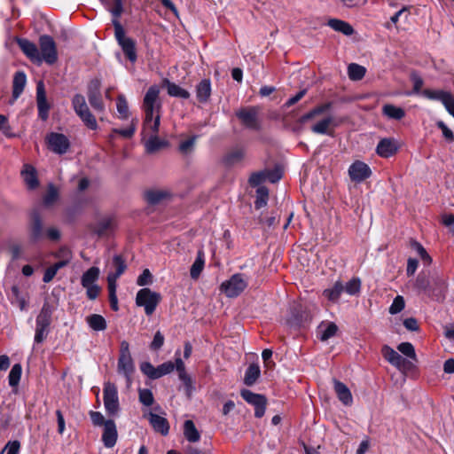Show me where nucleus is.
I'll use <instances>...</instances> for the list:
<instances>
[{
  "label": "nucleus",
  "mask_w": 454,
  "mask_h": 454,
  "mask_svg": "<svg viewBox=\"0 0 454 454\" xmlns=\"http://www.w3.org/2000/svg\"><path fill=\"white\" fill-rule=\"evenodd\" d=\"M59 197L58 190L53 184H50L46 194L43 197V203L47 206L51 205Z\"/></svg>",
  "instance_id": "13d9d810"
},
{
  "label": "nucleus",
  "mask_w": 454,
  "mask_h": 454,
  "mask_svg": "<svg viewBox=\"0 0 454 454\" xmlns=\"http://www.w3.org/2000/svg\"><path fill=\"white\" fill-rule=\"evenodd\" d=\"M404 306H405V301H404L403 297L401 295H397L394 299L392 304L389 307V313L391 315H395V314L401 312L404 309Z\"/></svg>",
  "instance_id": "4d7b16f0"
},
{
  "label": "nucleus",
  "mask_w": 454,
  "mask_h": 454,
  "mask_svg": "<svg viewBox=\"0 0 454 454\" xmlns=\"http://www.w3.org/2000/svg\"><path fill=\"white\" fill-rule=\"evenodd\" d=\"M175 369V364L171 361L165 362L157 367H155V377L154 380L160 379L162 376L169 374Z\"/></svg>",
  "instance_id": "de8ad7c7"
},
{
  "label": "nucleus",
  "mask_w": 454,
  "mask_h": 454,
  "mask_svg": "<svg viewBox=\"0 0 454 454\" xmlns=\"http://www.w3.org/2000/svg\"><path fill=\"white\" fill-rule=\"evenodd\" d=\"M382 114L386 117L391 120L399 121L405 116V111L399 106H395L392 104H386L382 106Z\"/></svg>",
  "instance_id": "72a5a7b5"
},
{
  "label": "nucleus",
  "mask_w": 454,
  "mask_h": 454,
  "mask_svg": "<svg viewBox=\"0 0 454 454\" xmlns=\"http://www.w3.org/2000/svg\"><path fill=\"white\" fill-rule=\"evenodd\" d=\"M101 81L98 78L92 79L88 85V99L90 102V105L92 106L93 109H95L98 112H104L105 110V104L102 100L101 96Z\"/></svg>",
  "instance_id": "f8f14e48"
},
{
  "label": "nucleus",
  "mask_w": 454,
  "mask_h": 454,
  "mask_svg": "<svg viewBox=\"0 0 454 454\" xmlns=\"http://www.w3.org/2000/svg\"><path fill=\"white\" fill-rule=\"evenodd\" d=\"M247 286V281L241 273H236L230 279L223 282L220 290L227 297L234 298L239 296Z\"/></svg>",
  "instance_id": "1a4fd4ad"
},
{
  "label": "nucleus",
  "mask_w": 454,
  "mask_h": 454,
  "mask_svg": "<svg viewBox=\"0 0 454 454\" xmlns=\"http://www.w3.org/2000/svg\"><path fill=\"white\" fill-rule=\"evenodd\" d=\"M333 387L338 399L346 406L353 403L352 394L349 388L341 381L333 380Z\"/></svg>",
  "instance_id": "5701e85b"
},
{
  "label": "nucleus",
  "mask_w": 454,
  "mask_h": 454,
  "mask_svg": "<svg viewBox=\"0 0 454 454\" xmlns=\"http://www.w3.org/2000/svg\"><path fill=\"white\" fill-rule=\"evenodd\" d=\"M366 74V68L356 63H351L348 67V78L351 81H360Z\"/></svg>",
  "instance_id": "58836bf2"
},
{
  "label": "nucleus",
  "mask_w": 454,
  "mask_h": 454,
  "mask_svg": "<svg viewBox=\"0 0 454 454\" xmlns=\"http://www.w3.org/2000/svg\"><path fill=\"white\" fill-rule=\"evenodd\" d=\"M100 270L98 267H90L82 276L81 285L82 287H87L91 285H95V282L98 279Z\"/></svg>",
  "instance_id": "c9c22d12"
},
{
  "label": "nucleus",
  "mask_w": 454,
  "mask_h": 454,
  "mask_svg": "<svg viewBox=\"0 0 454 454\" xmlns=\"http://www.w3.org/2000/svg\"><path fill=\"white\" fill-rule=\"evenodd\" d=\"M421 94L430 100L441 101L446 109L449 108V106L454 101V97L450 91H445L442 90H434L426 89L422 90Z\"/></svg>",
  "instance_id": "dca6fc26"
},
{
  "label": "nucleus",
  "mask_w": 454,
  "mask_h": 454,
  "mask_svg": "<svg viewBox=\"0 0 454 454\" xmlns=\"http://www.w3.org/2000/svg\"><path fill=\"white\" fill-rule=\"evenodd\" d=\"M344 291V286L340 281L335 282L332 288L325 289L324 295L331 301H337Z\"/></svg>",
  "instance_id": "ea45409f"
},
{
  "label": "nucleus",
  "mask_w": 454,
  "mask_h": 454,
  "mask_svg": "<svg viewBox=\"0 0 454 454\" xmlns=\"http://www.w3.org/2000/svg\"><path fill=\"white\" fill-rule=\"evenodd\" d=\"M261 375V370L258 364H251L245 372L244 384L250 387L253 386Z\"/></svg>",
  "instance_id": "f704fd0d"
},
{
  "label": "nucleus",
  "mask_w": 454,
  "mask_h": 454,
  "mask_svg": "<svg viewBox=\"0 0 454 454\" xmlns=\"http://www.w3.org/2000/svg\"><path fill=\"white\" fill-rule=\"evenodd\" d=\"M397 349L402 353L403 354L404 356H406L407 357L416 361L417 360V356H416V352H415V349H414V347L411 343L410 342H402L400 343L398 346H397Z\"/></svg>",
  "instance_id": "864d4df0"
},
{
  "label": "nucleus",
  "mask_w": 454,
  "mask_h": 454,
  "mask_svg": "<svg viewBox=\"0 0 454 454\" xmlns=\"http://www.w3.org/2000/svg\"><path fill=\"white\" fill-rule=\"evenodd\" d=\"M333 122L332 117H326L316 124H314L311 127V131L316 134H322V135H332V133L329 131V126Z\"/></svg>",
  "instance_id": "79ce46f5"
},
{
  "label": "nucleus",
  "mask_w": 454,
  "mask_h": 454,
  "mask_svg": "<svg viewBox=\"0 0 454 454\" xmlns=\"http://www.w3.org/2000/svg\"><path fill=\"white\" fill-rule=\"evenodd\" d=\"M267 180L265 169L251 174L248 183L252 187H257Z\"/></svg>",
  "instance_id": "6e6d98bb"
},
{
  "label": "nucleus",
  "mask_w": 454,
  "mask_h": 454,
  "mask_svg": "<svg viewBox=\"0 0 454 454\" xmlns=\"http://www.w3.org/2000/svg\"><path fill=\"white\" fill-rule=\"evenodd\" d=\"M139 402L145 406H151L154 403L153 392L148 388H140L138 390Z\"/></svg>",
  "instance_id": "8fccbe9b"
},
{
  "label": "nucleus",
  "mask_w": 454,
  "mask_h": 454,
  "mask_svg": "<svg viewBox=\"0 0 454 454\" xmlns=\"http://www.w3.org/2000/svg\"><path fill=\"white\" fill-rule=\"evenodd\" d=\"M392 365H394L399 371H402L403 372L411 371L414 366L412 362L403 357L400 354H398L397 357L395 358Z\"/></svg>",
  "instance_id": "09e8293b"
},
{
  "label": "nucleus",
  "mask_w": 454,
  "mask_h": 454,
  "mask_svg": "<svg viewBox=\"0 0 454 454\" xmlns=\"http://www.w3.org/2000/svg\"><path fill=\"white\" fill-rule=\"evenodd\" d=\"M153 282V275L148 269L143 270L141 275L137 279V284L140 286H145Z\"/></svg>",
  "instance_id": "69168bd1"
},
{
  "label": "nucleus",
  "mask_w": 454,
  "mask_h": 454,
  "mask_svg": "<svg viewBox=\"0 0 454 454\" xmlns=\"http://www.w3.org/2000/svg\"><path fill=\"white\" fill-rule=\"evenodd\" d=\"M361 289V280L357 278L350 279L346 286H344V291L349 295H356L359 294Z\"/></svg>",
  "instance_id": "3c124183"
},
{
  "label": "nucleus",
  "mask_w": 454,
  "mask_h": 454,
  "mask_svg": "<svg viewBox=\"0 0 454 454\" xmlns=\"http://www.w3.org/2000/svg\"><path fill=\"white\" fill-rule=\"evenodd\" d=\"M103 400L108 416L114 417L120 411L117 387L114 383L106 382L103 388Z\"/></svg>",
  "instance_id": "6e6552de"
},
{
  "label": "nucleus",
  "mask_w": 454,
  "mask_h": 454,
  "mask_svg": "<svg viewBox=\"0 0 454 454\" xmlns=\"http://www.w3.org/2000/svg\"><path fill=\"white\" fill-rule=\"evenodd\" d=\"M205 266V253L202 248L199 249L197 252V256L195 261L190 269V276L192 279H197L200 273L202 272Z\"/></svg>",
  "instance_id": "c756f323"
},
{
  "label": "nucleus",
  "mask_w": 454,
  "mask_h": 454,
  "mask_svg": "<svg viewBox=\"0 0 454 454\" xmlns=\"http://www.w3.org/2000/svg\"><path fill=\"white\" fill-rule=\"evenodd\" d=\"M39 59L40 65L45 62L48 65H53L58 60V51L53 38L48 35H43L39 37Z\"/></svg>",
  "instance_id": "0eeeda50"
},
{
  "label": "nucleus",
  "mask_w": 454,
  "mask_h": 454,
  "mask_svg": "<svg viewBox=\"0 0 454 454\" xmlns=\"http://www.w3.org/2000/svg\"><path fill=\"white\" fill-rule=\"evenodd\" d=\"M89 414H90L91 422L95 427H101V426L104 427L106 425V420L105 419V418L101 412L90 411Z\"/></svg>",
  "instance_id": "338daca9"
},
{
  "label": "nucleus",
  "mask_w": 454,
  "mask_h": 454,
  "mask_svg": "<svg viewBox=\"0 0 454 454\" xmlns=\"http://www.w3.org/2000/svg\"><path fill=\"white\" fill-rule=\"evenodd\" d=\"M29 237L33 243H36L43 237V221L39 212L34 211L31 214V223L29 226Z\"/></svg>",
  "instance_id": "a211bd4d"
},
{
  "label": "nucleus",
  "mask_w": 454,
  "mask_h": 454,
  "mask_svg": "<svg viewBox=\"0 0 454 454\" xmlns=\"http://www.w3.org/2000/svg\"><path fill=\"white\" fill-rule=\"evenodd\" d=\"M165 145V142L160 140L158 133H152L151 137L145 143V149L148 153H153Z\"/></svg>",
  "instance_id": "a19ab883"
},
{
  "label": "nucleus",
  "mask_w": 454,
  "mask_h": 454,
  "mask_svg": "<svg viewBox=\"0 0 454 454\" xmlns=\"http://www.w3.org/2000/svg\"><path fill=\"white\" fill-rule=\"evenodd\" d=\"M338 331V326L335 323L330 322L327 324H321L317 327V336L320 340L326 341L330 338L333 337Z\"/></svg>",
  "instance_id": "7c9ffc66"
},
{
  "label": "nucleus",
  "mask_w": 454,
  "mask_h": 454,
  "mask_svg": "<svg viewBox=\"0 0 454 454\" xmlns=\"http://www.w3.org/2000/svg\"><path fill=\"white\" fill-rule=\"evenodd\" d=\"M164 335L160 331H157L153 336V339L150 344V348L153 351L160 349L164 344Z\"/></svg>",
  "instance_id": "680f3d73"
},
{
  "label": "nucleus",
  "mask_w": 454,
  "mask_h": 454,
  "mask_svg": "<svg viewBox=\"0 0 454 454\" xmlns=\"http://www.w3.org/2000/svg\"><path fill=\"white\" fill-rule=\"evenodd\" d=\"M327 26L344 35L349 36L355 33L353 27L348 22L342 20L330 19L327 21Z\"/></svg>",
  "instance_id": "bb28decb"
},
{
  "label": "nucleus",
  "mask_w": 454,
  "mask_h": 454,
  "mask_svg": "<svg viewBox=\"0 0 454 454\" xmlns=\"http://www.w3.org/2000/svg\"><path fill=\"white\" fill-rule=\"evenodd\" d=\"M86 321L89 326L94 331H104L107 327L105 317L98 314L88 316Z\"/></svg>",
  "instance_id": "e433bc0d"
},
{
  "label": "nucleus",
  "mask_w": 454,
  "mask_h": 454,
  "mask_svg": "<svg viewBox=\"0 0 454 454\" xmlns=\"http://www.w3.org/2000/svg\"><path fill=\"white\" fill-rule=\"evenodd\" d=\"M117 372L124 376L127 387H130L132 384V375L135 372V364L129 351V344L127 340H122L120 345Z\"/></svg>",
  "instance_id": "7ed1b4c3"
},
{
  "label": "nucleus",
  "mask_w": 454,
  "mask_h": 454,
  "mask_svg": "<svg viewBox=\"0 0 454 454\" xmlns=\"http://www.w3.org/2000/svg\"><path fill=\"white\" fill-rule=\"evenodd\" d=\"M11 126L8 123V118L0 114V131L7 137H14L15 135L11 131Z\"/></svg>",
  "instance_id": "0e129e2a"
},
{
  "label": "nucleus",
  "mask_w": 454,
  "mask_h": 454,
  "mask_svg": "<svg viewBox=\"0 0 454 454\" xmlns=\"http://www.w3.org/2000/svg\"><path fill=\"white\" fill-rule=\"evenodd\" d=\"M114 221L112 217H106L101 219L92 228V231L98 237L108 235L114 228Z\"/></svg>",
  "instance_id": "393cba45"
},
{
  "label": "nucleus",
  "mask_w": 454,
  "mask_h": 454,
  "mask_svg": "<svg viewBox=\"0 0 454 454\" xmlns=\"http://www.w3.org/2000/svg\"><path fill=\"white\" fill-rule=\"evenodd\" d=\"M237 118L247 129L260 130L261 123L258 118L259 108L257 106L241 107L236 112Z\"/></svg>",
  "instance_id": "9d476101"
},
{
  "label": "nucleus",
  "mask_w": 454,
  "mask_h": 454,
  "mask_svg": "<svg viewBox=\"0 0 454 454\" xmlns=\"http://www.w3.org/2000/svg\"><path fill=\"white\" fill-rule=\"evenodd\" d=\"M116 108L121 119L127 120L129 118V106L123 94L118 95L116 99Z\"/></svg>",
  "instance_id": "37998d69"
},
{
  "label": "nucleus",
  "mask_w": 454,
  "mask_h": 454,
  "mask_svg": "<svg viewBox=\"0 0 454 454\" xmlns=\"http://www.w3.org/2000/svg\"><path fill=\"white\" fill-rule=\"evenodd\" d=\"M113 266L115 269L114 272H110L109 275H112L116 278H120L125 271L127 265L125 260L121 255L116 254L113 258Z\"/></svg>",
  "instance_id": "c03bdc74"
},
{
  "label": "nucleus",
  "mask_w": 454,
  "mask_h": 454,
  "mask_svg": "<svg viewBox=\"0 0 454 454\" xmlns=\"http://www.w3.org/2000/svg\"><path fill=\"white\" fill-rule=\"evenodd\" d=\"M184 435L190 442H197L200 439V434L192 420H185L184 423Z\"/></svg>",
  "instance_id": "473e14b6"
},
{
  "label": "nucleus",
  "mask_w": 454,
  "mask_h": 454,
  "mask_svg": "<svg viewBox=\"0 0 454 454\" xmlns=\"http://www.w3.org/2000/svg\"><path fill=\"white\" fill-rule=\"evenodd\" d=\"M113 25L114 27V36L119 46L121 48L126 58L131 63H135L137 59L136 41L126 35L125 30L119 20H114Z\"/></svg>",
  "instance_id": "20e7f679"
},
{
  "label": "nucleus",
  "mask_w": 454,
  "mask_h": 454,
  "mask_svg": "<svg viewBox=\"0 0 454 454\" xmlns=\"http://www.w3.org/2000/svg\"><path fill=\"white\" fill-rule=\"evenodd\" d=\"M398 150V147L392 138H382L377 145L376 153L383 158L393 156Z\"/></svg>",
  "instance_id": "412c9836"
},
{
  "label": "nucleus",
  "mask_w": 454,
  "mask_h": 454,
  "mask_svg": "<svg viewBox=\"0 0 454 454\" xmlns=\"http://www.w3.org/2000/svg\"><path fill=\"white\" fill-rule=\"evenodd\" d=\"M163 85L166 87L168 94L170 97L180 98L184 99H187L190 98L191 94L188 90L183 89L179 85L175 82H170L168 79L165 78L162 81Z\"/></svg>",
  "instance_id": "a878e982"
},
{
  "label": "nucleus",
  "mask_w": 454,
  "mask_h": 454,
  "mask_svg": "<svg viewBox=\"0 0 454 454\" xmlns=\"http://www.w3.org/2000/svg\"><path fill=\"white\" fill-rule=\"evenodd\" d=\"M160 88L153 85L147 90L142 104V109L145 113L143 128L145 130H150L151 133H158L160 123L161 102L159 98Z\"/></svg>",
  "instance_id": "f257e3e1"
},
{
  "label": "nucleus",
  "mask_w": 454,
  "mask_h": 454,
  "mask_svg": "<svg viewBox=\"0 0 454 454\" xmlns=\"http://www.w3.org/2000/svg\"><path fill=\"white\" fill-rule=\"evenodd\" d=\"M55 307L48 301H45L43 307L35 318V344H42L48 337L51 332V325L52 322V314Z\"/></svg>",
  "instance_id": "f03ea898"
},
{
  "label": "nucleus",
  "mask_w": 454,
  "mask_h": 454,
  "mask_svg": "<svg viewBox=\"0 0 454 454\" xmlns=\"http://www.w3.org/2000/svg\"><path fill=\"white\" fill-rule=\"evenodd\" d=\"M429 285H430V281H429L428 277L425 274L420 273L418 275V277L415 280L414 288L419 293H421V292L427 291V288L429 287Z\"/></svg>",
  "instance_id": "603ef678"
},
{
  "label": "nucleus",
  "mask_w": 454,
  "mask_h": 454,
  "mask_svg": "<svg viewBox=\"0 0 454 454\" xmlns=\"http://www.w3.org/2000/svg\"><path fill=\"white\" fill-rule=\"evenodd\" d=\"M72 106L75 114L80 117L84 125L90 129L96 130L98 123L95 116L91 114L82 94H75L72 98Z\"/></svg>",
  "instance_id": "39448f33"
},
{
  "label": "nucleus",
  "mask_w": 454,
  "mask_h": 454,
  "mask_svg": "<svg viewBox=\"0 0 454 454\" xmlns=\"http://www.w3.org/2000/svg\"><path fill=\"white\" fill-rule=\"evenodd\" d=\"M36 103L38 116L41 120L46 121L49 117L50 104L47 102L46 92L43 81L36 85Z\"/></svg>",
  "instance_id": "2eb2a0df"
},
{
  "label": "nucleus",
  "mask_w": 454,
  "mask_h": 454,
  "mask_svg": "<svg viewBox=\"0 0 454 454\" xmlns=\"http://www.w3.org/2000/svg\"><path fill=\"white\" fill-rule=\"evenodd\" d=\"M411 80L413 83L412 93H414V94L421 93L422 92L421 89L424 84V81L421 78V76L417 72H412L411 74Z\"/></svg>",
  "instance_id": "bf43d9fd"
},
{
  "label": "nucleus",
  "mask_w": 454,
  "mask_h": 454,
  "mask_svg": "<svg viewBox=\"0 0 454 454\" xmlns=\"http://www.w3.org/2000/svg\"><path fill=\"white\" fill-rule=\"evenodd\" d=\"M18 44L23 53L35 64L40 65L39 49L35 43L31 41L21 38L18 39Z\"/></svg>",
  "instance_id": "aec40b11"
},
{
  "label": "nucleus",
  "mask_w": 454,
  "mask_h": 454,
  "mask_svg": "<svg viewBox=\"0 0 454 454\" xmlns=\"http://www.w3.org/2000/svg\"><path fill=\"white\" fill-rule=\"evenodd\" d=\"M421 94L430 100L441 101L446 109L449 108V106L454 101V97L450 91H445L442 90H434L426 89L422 90Z\"/></svg>",
  "instance_id": "f3484780"
},
{
  "label": "nucleus",
  "mask_w": 454,
  "mask_h": 454,
  "mask_svg": "<svg viewBox=\"0 0 454 454\" xmlns=\"http://www.w3.org/2000/svg\"><path fill=\"white\" fill-rule=\"evenodd\" d=\"M168 196V192L161 190H150L145 193L146 201L151 205H157Z\"/></svg>",
  "instance_id": "4c0bfd02"
},
{
  "label": "nucleus",
  "mask_w": 454,
  "mask_h": 454,
  "mask_svg": "<svg viewBox=\"0 0 454 454\" xmlns=\"http://www.w3.org/2000/svg\"><path fill=\"white\" fill-rule=\"evenodd\" d=\"M20 448V443L19 441H12L8 442L4 450L0 452V454H4V452L6 450V454H19Z\"/></svg>",
  "instance_id": "774afa93"
},
{
  "label": "nucleus",
  "mask_w": 454,
  "mask_h": 454,
  "mask_svg": "<svg viewBox=\"0 0 454 454\" xmlns=\"http://www.w3.org/2000/svg\"><path fill=\"white\" fill-rule=\"evenodd\" d=\"M27 76L23 71L16 72L12 81V98L17 99L23 92Z\"/></svg>",
  "instance_id": "cd10ccee"
},
{
  "label": "nucleus",
  "mask_w": 454,
  "mask_h": 454,
  "mask_svg": "<svg viewBox=\"0 0 454 454\" xmlns=\"http://www.w3.org/2000/svg\"><path fill=\"white\" fill-rule=\"evenodd\" d=\"M245 157V151L242 148H234L229 151L223 157V164L230 168L240 162Z\"/></svg>",
  "instance_id": "c85d7f7f"
},
{
  "label": "nucleus",
  "mask_w": 454,
  "mask_h": 454,
  "mask_svg": "<svg viewBox=\"0 0 454 454\" xmlns=\"http://www.w3.org/2000/svg\"><path fill=\"white\" fill-rule=\"evenodd\" d=\"M22 372V367L20 364H15L9 372L8 380L11 387L18 386Z\"/></svg>",
  "instance_id": "a18cd8bd"
},
{
  "label": "nucleus",
  "mask_w": 454,
  "mask_h": 454,
  "mask_svg": "<svg viewBox=\"0 0 454 454\" xmlns=\"http://www.w3.org/2000/svg\"><path fill=\"white\" fill-rule=\"evenodd\" d=\"M348 175L352 181L360 183L371 176L370 167L360 160H356L348 168Z\"/></svg>",
  "instance_id": "4468645a"
},
{
  "label": "nucleus",
  "mask_w": 454,
  "mask_h": 454,
  "mask_svg": "<svg viewBox=\"0 0 454 454\" xmlns=\"http://www.w3.org/2000/svg\"><path fill=\"white\" fill-rule=\"evenodd\" d=\"M256 193L257 197L254 201V207L255 208L259 209L267 205L269 191L266 187L261 186L257 189Z\"/></svg>",
  "instance_id": "49530a36"
},
{
  "label": "nucleus",
  "mask_w": 454,
  "mask_h": 454,
  "mask_svg": "<svg viewBox=\"0 0 454 454\" xmlns=\"http://www.w3.org/2000/svg\"><path fill=\"white\" fill-rule=\"evenodd\" d=\"M161 300L159 293L152 291L150 288L145 287L140 289L136 295V305L143 307L145 313L151 316L156 309Z\"/></svg>",
  "instance_id": "423d86ee"
},
{
  "label": "nucleus",
  "mask_w": 454,
  "mask_h": 454,
  "mask_svg": "<svg viewBox=\"0 0 454 454\" xmlns=\"http://www.w3.org/2000/svg\"><path fill=\"white\" fill-rule=\"evenodd\" d=\"M411 247L412 249H414L419 254L421 259L426 263H427V264L431 263L432 259H431L430 255L427 254L426 249L423 247V246L419 242H418L416 240H411Z\"/></svg>",
  "instance_id": "5fc2aeb1"
},
{
  "label": "nucleus",
  "mask_w": 454,
  "mask_h": 454,
  "mask_svg": "<svg viewBox=\"0 0 454 454\" xmlns=\"http://www.w3.org/2000/svg\"><path fill=\"white\" fill-rule=\"evenodd\" d=\"M148 420L153 430L162 435H167L169 432V424L167 419L158 414L149 412Z\"/></svg>",
  "instance_id": "4be33fe9"
},
{
  "label": "nucleus",
  "mask_w": 454,
  "mask_h": 454,
  "mask_svg": "<svg viewBox=\"0 0 454 454\" xmlns=\"http://www.w3.org/2000/svg\"><path fill=\"white\" fill-rule=\"evenodd\" d=\"M240 395L247 403L254 407V416L256 418L263 417L267 405V398L265 395L254 393L249 389H242Z\"/></svg>",
  "instance_id": "9b49d317"
},
{
  "label": "nucleus",
  "mask_w": 454,
  "mask_h": 454,
  "mask_svg": "<svg viewBox=\"0 0 454 454\" xmlns=\"http://www.w3.org/2000/svg\"><path fill=\"white\" fill-rule=\"evenodd\" d=\"M24 168L21 174L26 184L31 190L35 189L39 185V181L35 168L30 165H25Z\"/></svg>",
  "instance_id": "2f4dec72"
},
{
  "label": "nucleus",
  "mask_w": 454,
  "mask_h": 454,
  "mask_svg": "<svg viewBox=\"0 0 454 454\" xmlns=\"http://www.w3.org/2000/svg\"><path fill=\"white\" fill-rule=\"evenodd\" d=\"M211 96V82L209 79H203L196 85V97L200 103L208 102Z\"/></svg>",
  "instance_id": "b1692460"
},
{
  "label": "nucleus",
  "mask_w": 454,
  "mask_h": 454,
  "mask_svg": "<svg viewBox=\"0 0 454 454\" xmlns=\"http://www.w3.org/2000/svg\"><path fill=\"white\" fill-rule=\"evenodd\" d=\"M381 354L383 357L389 363L393 364L398 354L395 349H393L388 345H384L381 348Z\"/></svg>",
  "instance_id": "052dcab7"
},
{
  "label": "nucleus",
  "mask_w": 454,
  "mask_h": 454,
  "mask_svg": "<svg viewBox=\"0 0 454 454\" xmlns=\"http://www.w3.org/2000/svg\"><path fill=\"white\" fill-rule=\"evenodd\" d=\"M46 143L51 151L59 155L66 153L70 147L69 139L62 133H49L46 137Z\"/></svg>",
  "instance_id": "ddd939ff"
},
{
  "label": "nucleus",
  "mask_w": 454,
  "mask_h": 454,
  "mask_svg": "<svg viewBox=\"0 0 454 454\" xmlns=\"http://www.w3.org/2000/svg\"><path fill=\"white\" fill-rule=\"evenodd\" d=\"M118 432L115 422L113 419H106L102 434V442L106 448H113L117 442Z\"/></svg>",
  "instance_id": "6ab92c4d"
},
{
  "label": "nucleus",
  "mask_w": 454,
  "mask_h": 454,
  "mask_svg": "<svg viewBox=\"0 0 454 454\" xmlns=\"http://www.w3.org/2000/svg\"><path fill=\"white\" fill-rule=\"evenodd\" d=\"M266 178L270 183L275 184L278 182L282 178V171L279 168H275L273 169H265Z\"/></svg>",
  "instance_id": "e2e57ef3"
}]
</instances>
